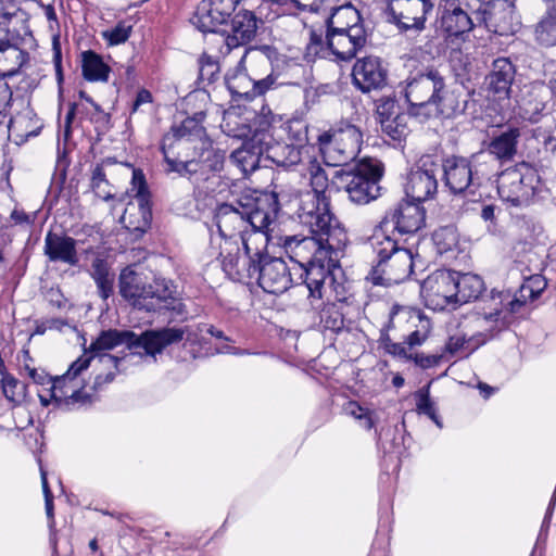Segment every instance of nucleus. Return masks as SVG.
<instances>
[{"label": "nucleus", "mask_w": 556, "mask_h": 556, "mask_svg": "<svg viewBox=\"0 0 556 556\" xmlns=\"http://www.w3.org/2000/svg\"><path fill=\"white\" fill-rule=\"evenodd\" d=\"M132 31V25L127 21H119L114 27L103 30L102 38L108 46H118L128 40Z\"/></svg>", "instance_id": "nucleus-47"}, {"label": "nucleus", "mask_w": 556, "mask_h": 556, "mask_svg": "<svg viewBox=\"0 0 556 556\" xmlns=\"http://www.w3.org/2000/svg\"><path fill=\"white\" fill-rule=\"evenodd\" d=\"M80 98H83L87 104L75 103L68 110L65 116L66 129L65 132H70L71 123L76 114L85 115L91 123L105 124L109 122L110 116L96 103L84 91H80Z\"/></svg>", "instance_id": "nucleus-33"}, {"label": "nucleus", "mask_w": 556, "mask_h": 556, "mask_svg": "<svg viewBox=\"0 0 556 556\" xmlns=\"http://www.w3.org/2000/svg\"><path fill=\"white\" fill-rule=\"evenodd\" d=\"M456 271L439 269L429 275L420 286V293L428 308L442 311L450 304L456 303L455 287Z\"/></svg>", "instance_id": "nucleus-19"}, {"label": "nucleus", "mask_w": 556, "mask_h": 556, "mask_svg": "<svg viewBox=\"0 0 556 556\" xmlns=\"http://www.w3.org/2000/svg\"><path fill=\"white\" fill-rule=\"evenodd\" d=\"M433 243L438 253L445 254L458 247L459 235L455 226L440 227L432 235Z\"/></svg>", "instance_id": "nucleus-43"}, {"label": "nucleus", "mask_w": 556, "mask_h": 556, "mask_svg": "<svg viewBox=\"0 0 556 556\" xmlns=\"http://www.w3.org/2000/svg\"><path fill=\"white\" fill-rule=\"evenodd\" d=\"M405 98L415 115L432 114L450 118L465 113L467 100L450 91L444 75L434 66L412 71L405 80Z\"/></svg>", "instance_id": "nucleus-3"}, {"label": "nucleus", "mask_w": 556, "mask_h": 556, "mask_svg": "<svg viewBox=\"0 0 556 556\" xmlns=\"http://www.w3.org/2000/svg\"><path fill=\"white\" fill-rule=\"evenodd\" d=\"M90 275L96 282L101 299L108 300L114 291V274L111 271L108 262L96 257L91 264Z\"/></svg>", "instance_id": "nucleus-38"}, {"label": "nucleus", "mask_w": 556, "mask_h": 556, "mask_svg": "<svg viewBox=\"0 0 556 556\" xmlns=\"http://www.w3.org/2000/svg\"><path fill=\"white\" fill-rule=\"evenodd\" d=\"M534 168L527 162H520L498 174L497 192L500 198L513 206L529 204L534 194Z\"/></svg>", "instance_id": "nucleus-13"}, {"label": "nucleus", "mask_w": 556, "mask_h": 556, "mask_svg": "<svg viewBox=\"0 0 556 556\" xmlns=\"http://www.w3.org/2000/svg\"><path fill=\"white\" fill-rule=\"evenodd\" d=\"M440 12V27L448 37H459L473 27V22L462 3L443 5Z\"/></svg>", "instance_id": "nucleus-29"}, {"label": "nucleus", "mask_w": 556, "mask_h": 556, "mask_svg": "<svg viewBox=\"0 0 556 556\" xmlns=\"http://www.w3.org/2000/svg\"><path fill=\"white\" fill-rule=\"evenodd\" d=\"M326 294V291L324 292ZM325 296V295H323ZM309 303L313 309L318 311L319 324L324 329L339 332L344 327V317L342 313V301L339 303H324L323 299L313 300L308 294Z\"/></svg>", "instance_id": "nucleus-31"}, {"label": "nucleus", "mask_w": 556, "mask_h": 556, "mask_svg": "<svg viewBox=\"0 0 556 556\" xmlns=\"http://www.w3.org/2000/svg\"><path fill=\"white\" fill-rule=\"evenodd\" d=\"M214 219L222 240L217 258L220 260L222 267L224 268V262L228 260V256L230 257V253L232 256L241 255L237 237L243 243V239L252 233L247 231L243 208L240 210L228 203L219 204L215 210Z\"/></svg>", "instance_id": "nucleus-12"}, {"label": "nucleus", "mask_w": 556, "mask_h": 556, "mask_svg": "<svg viewBox=\"0 0 556 556\" xmlns=\"http://www.w3.org/2000/svg\"><path fill=\"white\" fill-rule=\"evenodd\" d=\"M379 341L380 345L387 353L400 357H412V354H407V346L405 343L393 342L387 333H381Z\"/></svg>", "instance_id": "nucleus-56"}, {"label": "nucleus", "mask_w": 556, "mask_h": 556, "mask_svg": "<svg viewBox=\"0 0 556 556\" xmlns=\"http://www.w3.org/2000/svg\"><path fill=\"white\" fill-rule=\"evenodd\" d=\"M262 21L250 10H240L231 18L230 28L226 30L224 42L227 52L233 48L250 43L257 34Z\"/></svg>", "instance_id": "nucleus-25"}, {"label": "nucleus", "mask_w": 556, "mask_h": 556, "mask_svg": "<svg viewBox=\"0 0 556 556\" xmlns=\"http://www.w3.org/2000/svg\"><path fill=\"white\" fill-rule=\"evenodd\" d=\"M555 505H556V485H555L554 493L551 497L548 507L546 509V513H545V516H544V519H543V522H542V526H541V529H540V532L538 535V544L541 542L544 543L547 539L551 519H552V516L554 513Z\"/></svg>", "instance_id": "nucleus-57"}, {"label": "nucleus", "mask_w": 556, "mask_h": 556, "mask_svg": "<svg viewBox=\"0 0 556 556\" xmlns=\"http://www.w3.org/2000/svg\"><path fill=\"white\" fill-rule=\"evenodd\" d=\"M40 477H41V484H42V491L45 495V504H46V513L49 518L53 517V495L50 490L48 479H47V471L43 469V467L40 465Z\"/></svg>", "instance_id": "nucleus-60"}, {"label": "nucleus", "mask_w": 556, "mask_h": 556, "mask_svg": "<svg viewBox=\"0 0 556 556\" xmlns=\"http://www.w3.org/2000/svg\"><path fill=\"white\" fill-rule=\"evenodd\" d=\"M1 382L5 397L10 401H15L20 395L18 389L21 388V382L11 375L3 376Z\"/></svg>", "instance_id": "nucleus-59"}, {"label": "nucleus", "mask_w": 556, "mask_h": 556, "mask_svg": "<svg viewBox=\"0 0 556 556\" xmlns=\"http://www.w3.org/2000/svg\"><path fill=\"white\" fill-rule=\"evenodd\" d=\"M520 130L518 128H508L490 139L486 152L501 163L509 162L517 154Z\"/></svg>", "instance_id": "nucleus-30"}, {"label": "nucleus", "mask_w": 556, "mask_h": 556, "mask_svg": "<svg viewBox=\"0 0 556 556\" xmlns=\"http://www.w3.org/2000/svg\"><path fill=\"white\" fill-rule=\"evenodd\" d=\"M425 219L426 211L420 204L402 200L386 212L375 231L386 233L392 228L400 233H415L425 225Z\"/></svg>", "instance_id": "nucleus-18"}, {"label": "nucleus", "mask_w": 556, "mask_h": 556, "mask_svg": "<svg viewBox=\"0 0 556 556\" xmlns=\"http://www.w3.org/2000/svg\"><path fill=\"white\" fill-rule=\"evenodd\" d=\"M42 406L54 403L63 410H73L91 404V395L85 392L70 375L55 377L50 388L38 392Z\"/></svg>", "instance_id": "nucleus-16"}, {"label": "nucleus", "mask_w": 556, "mask_h": 556, "mask_svg": "<svg viewBox=\"0 0 556 556\" xmlns=\"http://www.w3.org/2000/svg\"><path fill=\"white\" fill-rule=\"evenodd\" d=\"M231 160L237 163L241 170L248 173L256 168L257 157L245 149H238L231 153Z\"/></svg>", "instance_id": "nucleus-54"}, {"label": "nucleus", "mask_w": 556, "mask_h": 556, "mask_svg": "<svg viewBox=\"0 0 556 556\" xmlns=\"http://www.w3.org/2000/svg\"><path fill=\"white\" fill-rule=\"evenodd\" d=\"M432 0H388L383 13L400 31L422 30L427 15L433 10Z\"/></svg>", "instance_id": "nucleus-15"}, {"label": "nucleus", "mask_w": 556, "mask_h": 556, "mask_svg": "<svg viewBox=\"0 0 556 556\" xmlns=\"http://www.w3.org/2000/svg\"><path fill=\"white\" fill-rule=\"evenodd\" d=\"M408 358L414 359L415 364L424 369L434 367L440 362V357L437 355H425L419 353H416L415 355H412V357Z\"/></svg>", "instance_id": "nucleus-62"}, {"label": "nucleus", "mask_w": 556, "mask_h": 556, "mask_svg": "<svg viewBox=\"0 0 556 556\" xmlns=\"http://www.w3.org/2000/svg\"><path fill=\"white\" fill-rule=\"evenodd\" d=\"M477 20L482 22L489 31L500 36L513 35L520 27L515 5L508 0L488 2L483 10L477 12Z\"/></svg>", "instance_id": "nucleus-21"}, {"label": "nucleus", "mask_w": 556, "mask_h": 556, "mask_svg": "<svg viewBox=\"0 0 556 556\" xmlns=\"http://www.w3.org/2000/svg\"><path fill=\"white\" fill-rule=\"evenodd\" d=\"M438 190V180L433 170L417 168L412 170L405 184V194L415 203L431 199Z\"/></svg>", "instance_id": "nucleus-28"}, {"label": "nucleus", "mask_w": 556, "mask_h": 556, "mask_svg": "<svg viewBox=\"0 0 556 556\" xmlns=\"http://www.w3.org/2000/svg\"><path fill=\"white\" fill-rule=\"evenodd\" d=\"M91 188L96 195L103 200L112 198L109 190V181L105 178V174L101 165H97L92 170Z\"/></svg>", "instance_id": "nucleus-50"}, {"label": "nucleus", "mask_w": 556, "mask_h": 556, "mask_svg": "<svg viewBox=\"0 0 556 556\" xmlns=\"http://www.w3.org/2000/svg\"><path fill=\"white\" fill-rule=\"evenodd\" d=\"M351 75L354 87L363 93L381 90L388 83V70L378 56L358 59Z\"/></svg>", "instance_id": "nucleus-22"}, {"label": "nucleus", "mask_w": 556, "mask_h": 556, "mask_svg": "<svg viewBox=\"0 0 556 556\" xmlns=\"http://www.w3.org/2000/svg\"><path fill=\"white\" fill-rule=\"evenodd\" d=\"M81 71L84 78L88 81L106 83L111 68L101 55L88 50L81 53Z\"/></svg>", "instance_id": "nucleus-35"}, {"label": "nucleus", "mask_w": 556, "mask_h": 556, "mask_svg": "<svg viewBox=\"0 0 556 556\" xmlns=\"http://www.w3.org/2000/svg\"><path fill=\"white\" fill-rule=\"evenodd\" d=\"M377 262L371 267L368 279L376 286H392L405 281L420 263L418 254L410 249L399 247L397 242L386 233L374 231L369 239Z\"/></svg>", "instance_id": "nucleus-5"}, {"label": "nucleus", "mask_w": 556, "mask_h": 556, "mask_svg": "<svg viewBox=\"0 0 556 556\" xmlns=\"http://www.w3.org/2000/svg\"><path fill=\"white\" fill-rule=\"evenodd\" d=\"M316 233L309 236H286L282 247L288 256L304 270L303 282L313 300H319L325 285H331V269L336 267V257L343 248H331L329 242Z\"/></svg>", "instance_id": "nucleus-2"}, {"label": "nucleus", "mask_w": 556, "mask_h": 556, "mask_svg": "<svg viewBox=\"0 0 556 556\" xmlns=\"http://www.w3.org/2000/svg\"><path fill=\"white\" fill-rule=\"evenodd\" d=\"M219 74V64L217 60L207 54H202L199 59V81L203 85L214 83Z\"/></svg>", "instance_id": "nucleus-48"}, {"label": "nucleus", "mask_w": 556, "mask_h": 556, "mask_svg": "<svg viewBox=\"0 0 556 556\" xmlns=\"http://www.w3.org/2000/svg\"><path fill=\"white\" fill-rule=\"evenodd\" d=\"M244 211L247 231L262 233L268 239L269 226L276 220L279 203L276 193H265L252 199L250 202H238Z\"/></svg>", "instance_id": "nucleus-20"}, {"label": "nucleus", "mask_w": 556, "mask_h": 556, "mask_svg": "<svg viewBox=\"0 0 556 556\" xmlns=\"http://www.w3.org/2000/svg\"><path fill=\"white\" fill-rule=\"evenodd\" d=\"M225 84L235 101H252L253 79L242 71L227 74Z\"/></svg>", "instance_id": "nucleus-39"}, {"label": "nucleus", "mask_w": 556, "mask_h": 556, "mask_svg": "<svg viewBox=\"0 0 556 556\" xmlns=\"http://www.w3.org/2000/svg\"><path fill=\"white\" fill-rule=\"evenodd\" d=\"M555 505H556V485H555L554 493L551 497L548 507L546 509V513H545V516H544V519H543V522H542V526H541V529H540V532L538 535V544L541 542L544 543L547 539L551 519H552V516L554 513Z\"/></svg>", "instance_id": "nucleus-58"}, {"label": "nucleus", "mask_w": 556, "mask_h": 556, "mask_svg": "<svg viewBox=\"0 0 556 556\" xmlns=\"http://www.w3.org/2000/svg\"><path fill=\"white\" fill-rule=\"evenodd\" d=\"M199 153L189 160L181 161L177 159H168L164 167L165 173H177L181 177L188 178L193 185L200 186L202 181L208 179L210 174L223 169L225 153L213 148L208 141H202L201 147L192 146Z\"/></svg>", "instance_id": "nucleus-10"}, {"label": "nucleus", "mask_w": 556, "mask_h": 556, "mask_svg": "<svg viewBox=\"0 0 556 556\" xmlns=\"http://www.w3.org/2000/svg\"><path fill=\"white\" fill-rule=\"evenodd\" d=\"M130 191L134 193L141 207H144V205L148 204L150 193L148 190L146 177L140 169H135L132 172Z\"/></svg>", "instance_id": "nucleus-49"}, {"label": "nucleus", "mask_w": 556, "mask_h": 556, "mask_svg": "<svg viewBox=\"0 0 556 556\" xmlns=\"http://www.w3.org/2000/svg\"><path fill=\"white\" fill-rule=\"evenodd\" d=\"M454 280L457 290L456 303H466L471 300H477L484 290L483 280L475 274H459L456 271Z\"/></svg>", "instance_id": "nucleus-36"}, {"label": "nucleus", "mask_w": 556, "mask_h": 556, "mask_svg": "<svg viewBox=\"0 0 556 556\" xmlns=\"http://www.w3.org/2000/svg\"><path fill=\"white\" fill-rule=\"evenodd\" d=\"M376 111L380 125H382V121H390L391 117L401 113L396 101L391 98L379 99Z\"/></svg>", "instance_id": "nucleus-53"}, {"label": "nucleus", "mask_w": 556, "mask_h": 556, "mask_svg": "<svg viewBox=\"0 0 556 556\" xmlns=\"http://www.w3.org/2000/svg\"><path fill=\"white\" fill-rule=\"evenodd\" d=\"M14 73H0V116H5L12 102L13 91L5 77L13 76Z\"/></svg>", "instance_id": "nucleus-52"}, {"label": "nucleus", "mask_w": 556, "mask_h": 556, "mask_svg": "<svg viewBox=\"0 0 556 556\" xmlns=\"http://www.w3.org/2000/svg\"><path fill=\"white\" fill-rule=\"evenodd\" d=\"M287 138L291 144L298 146L302 149L308 143V124L302 118H292L287 121L281 126Z\"/></svg>", "instance_id": "nucleus-44"}, {"label": "nucleus", "mask_w": 556, "mask_h": 556, "mask_svg": "<svg viewBox=\"0 0 556 556\" xmlns=\"http://www.w3.org/2000/svg\"><path fill=\"white\" fill-rule=\"evenodd\" d=\"M152 102V93L147 89H140L131 104L130 114H134L140 110L143 104Z\"/></svg>", "instance_id": "nucleus-64"}, {"label": "nucleus", "mask_w": 556, "mask_h": 556, "mask_svg": "<svg viewBox=\"0 0 556 556\" xmlns=\"http://www.w3.org/2000/svg\"><path fill=\"white\" fill-rule=\"evenodd\" d=\"M118 292L126 302L139 311L157 314L170 312L172 317L184 316L187 313L169 280L154 278L152 282H148L144 275L136 271L132 266H126L121 270Z\"/></svg>", "instance_id": "nucleus-4"}, {"label": "nucleus", "mask_w": 556, "mask_h": 556, "mask_svg": "<svg viewBox=\"0 0 556 556\" xmlns=\"http://www.w3.org/2000/svg\"><path fill=\"white\" fill-rule=\"evenodd\" d=\"M90 356H80L70 366L68 370L64 375H70V378L76 379V377L90 364Z\"/></svg>", "instance_id": "nucleus-63"}, {"label": "nucleus", "mask_w": 556, "mask_h": 556, "mask_svg": "<svg viewBox=\"0 0 556 556\" xmlns=\"http://www.w3.org/2000/svg\"><path fill=\"white\" fill-rule=\"evenodd\" d=\"M368 39L364 20L352 4L336 8L328 17L326 43L337 60H353Z\"/></svg>", "instance_id": "nucleus-6"}, {"label": "nucleus", "mask_w": 556, "mask_h": 556, "mask_svg": "<svg viewBox=\"0 0 556 556\" xmlns=\"http://www.w3.org/2000/svg\"><path fill=\"white\" fill-rule=\"evenodd\" d=\"M408 119V114L401 112L391 117L390 121H382V131L393 140H401L402 138H405L409 131L407 126Z\"/></svg>", "instance_id": "nucleus-45"}, {"label": "nucleus", "mask_w": 556, "mask_h": 556, "mask_svg": "<svg viewBox=\"0 0 556 556\" xmlns=\"http://www.w3.org/2000/svg\"><path fill=\"white\" fill-rule=\"evenodd\" d=\"M293 217L309 233H316L326 239L331 248H343L346 232L330 210L329 198H318L315 194H296L292 201Z\"/></svg>", "instance_id": "nucleus-7"}, {"label": "nucleus", "mask_w": 556, "mask_h": 556, "mask_svg": "<svg viewBox=\"0 0 556 556\" xmlns=\"http://www.w3.org/2000/svg\"><path fill=\"white\" fill-rule=\"evenodd\" d=\"M77 242L74 238L49 231L45 237V255L50 262L76 266L79 262Z\"/></svg>", "instance_id": "nucleus-27"}, {"label": "nucleus", "mask_w": 556, "mask_h": 556, "mask_svg": "<svg viewBox=\"0 0 556 556\" xmlns=\"http://www.w3.org/2000/svg\"><path fill=\"white\" fill-rule=\"evenodd\" d=\"M470 168L469 159L462 155H448L442 160L443 180L452 193H475Z\"/></svg>", "instance_id": "nucleus-24"}, {"label": "nucleus", "mask_w": 556, "mask_h": 556, "mask_svg": "<svg viewBox=\"0 0 556 556\" xmlns=\"http://www.w3.org/2000/svg\"><path fill=\"white\" fill-rule=\"evenodd\" d=\"M479 346L481 345L473 333L469 337L467 334L456 333L448 338L445 350L454 356L466 357Z\"/></svg>", "instance_id": "nucleus-42"}, {"label": "nucleus", "mask_w": 556, "mask_h": 556, "mask_svg": "<svg viewBox=\"0 0 556 556\" xmlns=\"http://www.w3.org/2000/svg\"><path fill=\"white\" fill-rule=\"evenodd\" d=\"M471 317L473 336L477 337L480 345H483L508 327L503 295L492 294L489 299L480 301Z\"/></svg>", "instance_id": "nucleus-14"}, {"label": "nucleus", "mask_w": 556, "mask_h": 556, "mask_svg": "<svg viewBox=\"0 0 556 556\" xmlns=\"http://www.w3.org/2000/svg\"><path fill=\"white\" fill-rule=\"evenodd\" d=\"M205 119V113L199 112L191 117H187L178 126H173L168 132H166L161 141V152L164 157L165 165L168 159H177L180 153L175 155L173 153L174 148L190 149L194 140H199L201 143L205 137V128L203 122Z\"/></svg>", "instance_id": "nucleus-17"}, {"label": "nucleus", "mask_w": 556, "mask_h": 556, "mask_svg": "<svg viewBox=\"0 0 556 556\" xmlns=\"http://www.w3.org/2000/svg\"><path fill=\"white\" fill-rule=\"evenodd\" d=\"M496 294H502L504 300V313L508 317V325L510 324L513 314L519 312V309L523 306V301H520L519 299H509L508 294H505L503 292H497Z\"/></svg>", "instance_id": "nucleus-61"}, {"label": "nucleus", "mask_w": 556, "mask_h": 556, "mask_svg": "<svg viewBox=\"0 0 556 556\" xmlns=\"http://www.w3.org/2000/svg\"><path fill=\"white\" fill-rule=\"evenodd\" d=\"M319 150L327 165L341 166L355 159L361 150L363 135L354 125L324 131L318 135Z\"/></svg>", "instance_id": "nucleus-11"}, {"label": "nucleus", "mask_w": 556, "mask_h": 556, "mask_svg": "<svg viewBox=\"0 0 556 556\" xmlns=\"http://www.w3.org/2000/svg\"><path fill=\"white\" fill-rule=\"evenodd\" d=\"M279 75L270 73L265 78L262 79H253V93L252 100L256 97L264 96L269 90H275L279 86L283 85L278 81Z\"/></svg>", "instance_id": "nucleus-51"}, {"label": "nucleus", "mask_w": 556, "mask_h": 556, "mask_svg": "<svg viewBox=\"0 0 556 556\" xmlns=\"http://www.w3.org/2000/svg\"><path fill=\"white\" fill-rule=\"evenodd\" d=\"M267 238L254 233L243 239V254L235 255L224 262V271L232 279L256 278L258 286L267 293L280 294L292 282L287 263L280 257L265 254Z\"/></svg>", "instance_id": "nucleus-1"}, {"label": "nucleus", "mask_w": 556, "mask_h": 556, "mask_svg": "<svg viewBox=\"0 0 556 556\" xmlns=\"http://www.w3.org/2000/svg\"><path fill=\"white\" fill-rule=\"evenodd\" d=\"M302 148L285 142H276L266 148V157L278 167L292 168L302 163Z\"/></svg>", "instance_id": "nucleus-32"}, {"label": "nucleus", "mask_w": 556, "mask_h": 556, "mask_svg": "<svg viewBox=\"0 0 556 556\" xmlns=\"http://www.w3.org/2000/svg\"><path fill=\"white\" fill-rule=\"evenodd\" d=\"M472 181L477 190L485 180H490L495 173V159L486 151H480L468 156Z\"/></svg>", "instance_id": "nucleus-37"}, {"label": "nucleus", "mask_w": 556, "mask_h": 556, "mask_svg": "<svg viewBox=\"0 0 556 556\" xmlns=\"http://www.w3.org/2000/svg\"><path fill=\"white\" fill-rule=\"evenodd\" d=\"M185 337L182 328H162L159 330H147L140 336L131 331L110 329L102 331L90 344L89 352L99 355L101 352L112 350L121 344L128 348H142L147 355L155 356L174 343L180 342Z\"/></svg>", "instance_id": "nucleus-8"}, {"label": "nucleus", "mask_w": 556, "mask_h": 556, "mask_svg": "<svg viewBox=\"0 0 556 556\" xmlns=\"http://www.w3.org/2000/svg\"><path fill=\"white\" fill-rule=\"evenodd\" d=\"M430 386L431 382L424 386L414 393L416 401V412L419 415H426L429 417L439 428H442V420L438 415V408L435 403L430 397Z\"/></svg>", "instance_id": "nucleus-41"}, {"label": "nucleus", "mask_w": 556, "mask_h": 556, "mask_svg": "<svg viewBox=\"0 0 556 556\" xmlns=\"http://www.w3.org/2000/svg\"><path fill=\"white\" fill-rule=\"evenodd\" d=\"M346 414L353 416L354 418L358 419L361 422V426L365 429H371L374 426V421L371 419V416L368 412V409L362 407L356 402H350L348 406L345 407Z\"/></svg>", "instance_id": "nucleus-55"}, {"label": "nucleus", "mask_w": 556, "mask_h": 556, "mask_svg": "<svg viewBox=\"0 0 556 556\" xmlns=\"http://www.w3.org/2000/svg\"><path fill=\"white\" fill-rule=\"evenodd\" d=\"M198 330L201 333H207L211 337L215 338L216 340L220 341V343H218L216 345L217 353H222V354H243L244 353L243 351H240L237 348L232 346L230 344L231 340L227 336H225V333L222 330L217 329L213 325L200 324L198 326Z\"/></svg>", "instance_id": "nucleus-46"}, {"label": "nucleus", "mask_w": 556, "mask_h": 556, "mask_svg": "<svg viewBox=\"0 0 556 556\" xmlns=\"http://www.w3.org/2000/svg\"><path fill=\"white\" fill-rule=\"evenodd\" d=\"M311 190L302 191L300 194H315L318 198H328L326 190L328 188V176L326 170L316 160H309L306 166Z\"/></svg>", "instance_id": "nucleus-40"}, {"label": "nucleus", "mask_w": 556, "mask_h": 556, "mask_svg": "<svg viewBox=\"0 0 556 556\" xmlns=\"http://www.w3.org/2000/svg\"><path fill=\"white\" fill-rule=\"evenodd\" d=\"M546 12L535 26V39L539 43L556 46V0H545Z\"/></svg>", "instance_id": "nucleus-34"}, {"label": "nucleus", "mask_w": 556, "mask_h": 556, "mask_svg": "<svg viewBox=\"0 0 556 556\" xmlns=\"http://www.w3.org/2000/svg\"><path fill=\"white\" fill-rule=\"evenodd\" d=\"M242 0H202L192 18V24L202 33H216L235 12Z\"/></svg>", "instance_id": "nucleus-23"}, {"label": "nucleus", "mask_w": 556, "mask_h": 556, "mask_svg": "<svg viewBox=\"0 0 556 556\" xmlns=\"http://www.w3.org/2000/svg\"><path fill=\"white\" fill-rule=\"evenodd\" d=\"M515 76L516 67L509 59L498 58L494 60L490 73L485 76L488 90L498 99L509 98Z\"/></svg>", "instance_id": "nucleus-26"}, {"label": "nucleus", "mask_w": 556, "mask_h": 556, "mask_svg": "<svg viewBox=\"0 0 556 556\" xmlns=\"http://www.w3.org/2000/svg\"><path fill=\"white\" fill-rule=\"evenodd\" d=\"M383 176V164L376 159H364L353 168L337 172L336 184L344 190L349 200L357 205H365L381 194L379 185Z\"/></svg>", "instance_id": "nucleus-9"}]
</instances>
